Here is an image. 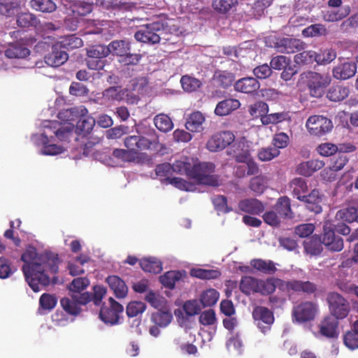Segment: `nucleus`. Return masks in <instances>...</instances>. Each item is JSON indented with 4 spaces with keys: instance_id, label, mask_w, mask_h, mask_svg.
<instances>
[{
    "instance_id": "nucleus-23",
    "label": "nucleus",
    "mask_w": 358,
    "mask_h": 358,
    "mask_svg": "<svg viewBox=\"0 0 358 358\" xmlns=\"http://www.w3.org/2000/svg\"><path fill=\"white\" fill-rule=\"evenodd\" d=\"M108 48L109 54L111 53L121 59L128 51H131V43L128 40H116L110 42Z\"/></svg>"
},
{
    "instance_id": "nucleus-33",
    "label": "nucleus",
    "mask_w": 358,
    "mask_h": 358,
    "mask_svg": "<svg viewBox=\"0 0 358 358\" xmlns=\"http://www.w3.org/2000/svg\"><path fill=\"white\" fill-rule=\"evenodd\" d=\"M259 281V279L251 276H244L241 280L240 289L247 295L251 293H257Z\"/></svg>"
},
{
    "instance_id": "nucleus-40",
    "label": "nucleus",
    "mask_w": 358,
    "mask_h": 358,
    "mask_svg": "<svg viewBox=\"0 0 358 358\" xmlns=\"http://www.w3.org/2000/svg\"><path fill=\"white\" fill-rule=\"evenodd\" d=\"M237 162L245 164L247 176L257 174L259 171L257 164L251 158L250 153L244 152L237 157Z\"/></svg>"
},
{
    "instance_id": "nucleus-48",
    "label": "nucleus",
    "mask_w": 358,
    "mask_h": 358,
    "mask_svg": "<svg viewBox=\"0 0 358 358\" xmlns=\"http://www.w3.org/2000/svg\"><path fill=\"white\" fill-rule=\"evenodd\" d=\"M96 5L102 6L106 9H124L130 10L133 6L130 3H123L122 0H96Z\"/></svg>"
},
{
    "instance_id": "nucleus-57",
    "label": "nucleus",
    "mask_w": 358,
    "mask_h": 358,
    "mask_svg": "<svg viewBox=\"0 0 358 358\" xmlns=\"http://www.w3.org/2000/svg\"><path fill=\"white\" fill-rule=\"evenodd\" d=\"M289 119L287 113H275L266 115L261 118L263 124H277Z\"/></svg>"
},
{
    "instance_id": "nucleus-31",
    "label": "nucleus",
    "mask_w": 358,
    "mask_h": 358,
    "mask_svg": "<svg viewBox=\"0 0 358 358\" xmlns=\"http://www.w3.org/2000/svg\"><path fill=\"white\" fill-rule=\"evenodd\" d=\"M140 266L145 272L152 273H159L162 270V262L157 258L152 257L141 259Z\"/></svg>"
},
{
    "instance_id": "nucleus-8",
    "label": "nucleus",
    "mask_w": 358,
    "mask_h": 358,
    "mask_svg": "<svg viewBox=\"0 0 358 358\" xmlns=\"http://www.w3.org/2000/svg\"><path fill=\"white\" fill-rule=\"evenodd\" d=\"M306 126L311 134L317 136L326 134L333 128L331 120L322 115L310 116L307 120Z\"/></svg>"
},
{
    "instance_id": "nucleus-43",
    "label": "nucleus",
    "mask_w": 358,
    "mask_h": 358,
    "mask_svg": "<svg viewBox=\"0 0 358 358\" xmlns=\"http://www.w3.org/2000/svg\"><path fill=\"white\" fill-rule=\"evenodd\" d=\"M30 6L32 8L43 13H52L57 8V6L52 0H31Z\"/></svg>"
},
{
    "instance_id": "nucleus-38",
    "label": "nucleus",
    "mask_w": 358,
    "mask_h": 358,
    "mask_svg": "<svg viewBox=\"0 0 358 358\" xmlns=\"http://www.w3.org/2000/svg\"><path fill=\"white\" fill-rule=\"evenodd\" d=\"M220 297L219 292L215 289H208L200 295V302L203 307L214 306Z\"/></svg>"
},
{
    "instance_id": "nucleus-14",
    "label": "nucleus",
    "mask_w": 358,
    "mask_h": 358,
    "mask_svg": "<svg viewBox=\"0 0 358 358\" xmlns=\"http://www.w3.org/2000/svg\"><path fill=\"white\" fill-rule=\"evenodd\" d=\"M317 312L315 304L304 302L296 306L293 310V317L299 323L310 321L314 319Z\"/></svg>"
},
{
    "instance_id": "nucleus-34",
    "label": "nucleus",
    "mask_w": 358,
    "mask_h": 358,
    "mask_svg": "<svg viewBox=\"0 0 358 358\" xmlns=\"http://www.w3.org/2000/svg\"><path fill=\"white\" fill-rule=\"evenodd\" d=\"M350 12L349 6L342 7L338 10H326L323 12L322 18L326 22H336L345 17Z\"/></svg>"
},
{
    "instance_id": "nucleus-51",
    "label": "nucleus",
    "mask_w": 358,
    "mask_h": 358,
    "mask_svg": "<svg viewBox=\"0 0 358 358\" xmlns=\"http://www.w3.org/2000/svg\"><path fill=\"white\" fill-rule=\"evenodd\" d=\"M327 33L328 32L326 27L322 24H312L304 29L302 31V34L305 37H317L326 36Z\"/></svg>"
},
{
    "instance_id": "nucleus-13",
    "label": "nucleus",
    "mask_w": 358,
    "mask_h": 358,
    "mask_svg": "<svg viewBox=\"0 0 358 358\" xmlns=\"http://www.w3.org/2000/svg\"><path fill=\"white\" fill-rule=\"evenodd\" d=\"M322 243L332 251L338 252L343 248L342 238L335 235L331 224L328 222H326L323 227Z\"/></svg>"
},
{
    "instance_id": "nucleus-59",
    "label": "nucleus",
    "mask_w": 358,
    "mask_h": 358,
    "mask_svg": "<svg viewBox=\"0 0 358 358\" xmlns=\"http://www.w3.org/2000/svg\"><path fill=\"white\" fill-rule=\"evenodd\" d=\"M214 80L218 85L226 88L232 84L234 76L232 73L227 71L217 72L214 76Z\"/></svg>"
},
{
    "instance_id": "nucleus-58",
    "label": "nucleus",
    "mask_w": 358,
    "mask_h": 358,
    "mask_svg": "<svg viewBox=\"0 0 358 358\" xmlns=\"http://www.w3.org/2000/svg\"><path fill=\"white\" fill-rule=\"evenodd\" d=\"M267 178L265 176H258L251 179L250 189L257 194H262L267 185Z\"/></svg>"
},
{
    "instance_id": "nucleus-61",
    "label": "nucleus",
    "mask_w": 358,
    "mask_h": 358,
    "mask_svg": "<svg viewBox=\"0 0 358 358\" xmlns=\"http://www.w3.org/2000/svg\"><path fill=\"white\" fill-rule=\"evenodd\" d=\"M38 23L37 18L30 13H22L17 17V24L20 27H29L36 26Z\"/></svg>"
},
{
    "instance_id": "nucleus-22",
    "label": "nucleus",
    "mask_w": 358,
    "mask_h": 358,
    "mask_svg": "<svg viewBox=\"0 0 358 358\" xmlns=\"http://www.w3.org/2000/svg\"><path fill=\"white\" fill-rule=\"evenodd\" d=\"M348 162V157L345 153H339L332 162L329 170L323 171L324 178L329 180L335 178V172L341 170Z\"/></svg>"
},
{
    "instance_id": "nucleus-11",
    "label": "nucleus",
    "mask_w": 358,
    "mask_h": 358,
    "mask_svg": "<svg viewBox=\"0 0 358 358\" xmlns=\"http://www.w3.org/2000/svg\"><path fill=\"white\" fill-rule=\"evenodd\" d=\"M234 140L235 136L231 131L217 133L208 141L206 148L210 152H218L224 149Z\"/></svg>"
},
{
    "instance_id": "nucleus-10",
    "label": "nucleus",
    "mask_w": 358,
    "mask_h": 358,
    "mask_svg": "<svg viewBox=\"0 0 358 358\" xmlns=\"http://www.w3.org/2000/svg\"><path fill=\"white\" fill-rule=\"evenodd\" d=\"M252 317L257 327L264 334L270 331L271 325L274 322V316L269 309L263 306H257L253 310Z\"/></svg>"
},
{
    "instance_id": "nucleus-55",
    "label": "nucleus",
    "mask_w": 358,
    "mask_h": 358,
    "mask_svg": "<svg viewBox=\"0 0 358 358\" xmlns=\"http://www.w3.org/2000/svg\"><path fill=\"white\" fill-rule=\"evenodd\" d=\"M237 3V0H214L213 8L219 13H226L235 7Z\"/></svg>"
},
{
    "instance_id": "nucleus-39",
    "label": "nucleus",
    "mask_w": 358,
    "mask_h": 358,
    "mask_svg": "<svg viewBox=\"0 0 358 358\" xmlns=\"http://www.w3.org/2000/svg\"><path fill=\"white\" fill-rule=\"evenodd\" d=\"M280 280L275 278H268L266 280L259 279L257 293L262 295H268L273 293L276 288Z\"/></svg>"
},
{
    "instance_id": "nucleus-6",
    "label": "nucleus",
    "mask_w": 358,
    "mask_h": 358,
    "mask_svg": "<svg viewBox=\"0 0 358 358\" xmlns=\"http://www.w3.org/2000/svg\"><path fill=\"white\" fill-rule=\"evenodd\" d=\"M164 29V24L160 21L143 24L141 27V29L135 33L134 37L138 41L155 44L160 41L159 33L163 31Z\"/></svg>"
},
{
    "instance_id": "nucleus-26",
    "label": "nucleus",
    "mask_w": 358,
    "mask_h": 358,
    "mask_svg": "<svg viewBox=\"0 0 358 358\" xmlns=\"http://www.w3.org/2000/svg\"><path fill=\"white\" fill-rule=\"evenodd\" d=\"M336 317H327L320 325V334L327 338H336L338 322Z\"/></svg>"
},
{
    "instance_id": "nucleus-53",
    "label": "nucleus",
    "mask_w": 358,
    "mask_h": 358,
    "mask_svg": "<svg viewBox=\"0 0 358 358\" xmlns=\"http://www.w3.org/2000/svg\"><path fill=\"white\" fill-rule=\"evenodd\" d=\"M250 153L248 142L245 138L236 141L230 148V155H232L237 162V157L244 152Z\"/></svg>"
},
{
    "instance_id": "nucleus-30",
    "label": "nucleus",
    "mask_w": 358,
    "mask_h": 358,
    "mask_svg": "<svg viewBox=\"0 0 358 358\" xmlns=\"http://www.w3.org/2000/svg\"><path fill=\"white\" fill-rule=\"evenodd\" d=\"M324 166V162L319 159H312L300 164L297 171L305 176H310L313 172L320 170Z\"/></svg>"
},
{
    "instance_id": "nucleus-36",
    "label": "nucleus",
    "mask_w": 358,
    "mask_h": 358,
    "mask_svg": "<svg viewBox=\"0 0 358 358\" xmlns=\"http://www.w3.org/2000/svg\"><path fill=\"white\" fill-rule=\"evenodd\" d=\"M21 0H0V14L10 17L20 7Z\"/></svg>"
},
{
    "instance_id": "nucleus-44",
    "label": "nucleus",
    "mask_w": 358,
    "mask_h": 358,
    "mask_svg": "<svg viewBox=\"0 0 358 358\" xmlns=\"http://www.w3.org/2000/svg\"><path fill=\"white\" fill-rule=\"evenodd\" d=\"M90 258L84 255L76 257V259L69 264V273L71 275H78L84 273L83 265L89 261Z\"/></svg>"
},
{
    "instance_id": "nucleus-41",
    "label": "nucleus",
    "mask_w": 358,
    "mask_h": 358,
    "mask_svg": "<svg viewBox=\"0 0 358 358\" xmlns=\"http://www.w3.org/2000/svg\"><path fill=\"white\" fill-rule=\"evenodd\" d=\"M289 187L294 196L301 201L304 198L303 193L307 191L308 187L303 178H297L292 180L289 184Z\"/></svg>"
},
{
    "instance_id": "nucleus-7",
    "label": "nucleus",
    "mask_w": 358,
    "mask_h": 358,
    "mask_svg": "<svg viewBox=\"0 0 358 358\" xmlns=\"http://www.w3.org/2000/svg\"><path fill=\"white\" fill-rule=\"evenodd\" d=\"M123 310V306L112 297H110L108 304L105 305L101 308L99 317L104 323L115 325L118 323L120 315L122 313Z\"/></svg>"
},
{
    "instance_id": "nucleus-56",
    "label": "nucleus",
    "mask_w": 358,
    "mask_h": 358,
    "mask_svg": "<svg viewBox=\"0 0 358 358\" xmlns=\"http://www.w3.org/2000/svg\"><path fill=\"white\" fill-rule=\"evenodd\" d=\"M287 287L294 291H303L308 293L313 292L315 289V285L308 281H290L287 283Z\"/></svg>"
},
{
    "instance_id": "nucleus-15",
    "label": "nucleus",
    "mask_w": 358,
    "mask_h": 358,
    "mask_svg": "<svg viewBox=\"0 0 358 358\" xmlns=\"http://www.w3.org/2000/svg\"><path fill=\"white\" fill-rule=\"evenodd\" d=\"M201 310L199 302L196 300H189L185 302L182 306V310L176 309L174 312L180 326H186V318L184 316L183 311L187 316H194L200 313Z\"/></svg>"
},
{
    "instance_id": "nucleus-60",
    "label": "nucleus",
    "mask_w": 358,
    "mask_h": 358,
    "mask_svg": "<svg viewBox=\"0 0 358 358\" xmlns=\"http://www.w3.org/2000/svg\"><path fill=\"white\" fill-rule=\"evenodd\" d=\"M290 141L289 136L285 132L276 133L273 135L271 144L273 148H276L278 150L287 147Z\"/></svg>"
},
{
    "instance_id": "nucleus-45",
    "label": "nucleus",
    "mask_w": 358,
    "mask_h": 358,
    "mask_svg": "<svg viewBox=\"0 0 358 358\" xmlns=\"http://www.w3.org/2000/svg\"><path fill=\"white\" fill-rule=\"evenodd\" d=\"M173 316L168 310L157 311L152 314V321L160 327H167L171 322Z\"/></svg>"
},
{
    "instance_id": "nucleus-47",
    "label": "nucleus",
    "mask_w": 358,
    "mask_h": 358,
    "mask_svg": "<svg viewBox=\"0 0 358 358\" xmlns=\"http://www.w3.org/2000/svg\"><path fill=\"white\" fill-rule=\"evenodd\" d=\"M280 154V150L273 146L262 148L258 150L257 157L261 162H269L278 157Z\"/></svg>"
},
{
    "instance_id": "nucleus-21",
    "label": "nucleus",
    "mask_w": 358,
    "mask_h": 358,
    "mask_svg": "<svg viewBox=\"0 0 358 358\" xmlns=\"http://www.w3.org/2000/svg\"><path fill=\"white\" fill-rule=\"evenodd\" d=\"M241 103L236 99H227L220 101L215 108V113L219 116H224L230 114L232 111L238 109Z\"/></svg>"
},
{
    "instance_id": "nucleus-24",
    "label": "nucleus",
    "mask_w": 358,
    "mask_h": 358,
    "mask_svg": "<svg viewBox=\"0 0 358 358\" xmlns=\"http://www.w3.org/2000/svg\"><path fill=\"white\" fill-rule=\"evenodd\" d=\"M127 91L121 87H110L103 92V102L102 103L120 101L124 99Z\"/></svg>"
},
{
    "instance_id": "nucleus-20",
    "label": "nucleus",
    "mask_w": 358,
    "mask_h": 358,
    "mask_svg": "<svg viewBox=\"0 0 358 358\" xmlns=\"http://www.w3.org/2000/svg\"><path fill=\"white\" fill-rule=\"evenodd\" d=\"M260 85L259 82L252 77H246L238 80L234 84L236 91L245 93L252 94L255 92Z\"/></svg>"
},
{
    "instance_id": "nucleus-19",
    "label": "nucleus",
    "mask_w": 358,
    "mask_h": 358,
    "mask_svg": "<svg viewBox=\"0 0 358 358\" xmlns=\"http://www.w3.org/2000/svg\"><path fill=\"white\" fill-rule=\"evenodd\" d=\"M357 71V65L353 62H347L337 65L333 69V76L336 79L346 80L352 77Z\"/></svg>"
},
{
    "instance_id": "nucleus-18",
    "label": "nucleus",
    "mask_w": 358,
    "mask_h": 358,
    "mask_svg": "<svg viewBox=\"0 0 358 358\" xmlns=\"http://www.w3.org/2000/svg\"><path fill=\"white\" fill-rule=\"evenodd\" d=\"M106 282L117 298L123 299L127 296L128 287L124 281L120 277L117 275H110L106 278Z\"/></svg>"
},
{
    "instance_id": "nucleus-29",
    "label": "nucleus",
    "mask_w": 358,
    "mask_h": 358,
    "mask_svg": "<svg viewBox=\"0 0 358 358\" xmlns=\"http://www.w3.org/2000/svg\"><path fill=\"white\" fill-rule=\"evenodd\" d=\"M238 206L242 211L255 215H258L264 210L263 204L256 199L243 200Z\"/></svg>"
},
{
    "instance_id": "nucleus-2",
    "label": "nucleus",
    "mask_w": 358,
    "mask_h": 358,
    "mask_svg": "<svg viewBox=\"0 0 358 358\" xmlns=\"http://www.w3.org/2000/svg\"><path fill=\"white\" fill-rule=\"evenodd\" d=\"M24 262L22 271L29 287L35 292L50 282V275L58 271L59 259L57 254L49 251L37 252L35 248L29 246L21 256Z\"/></svg>"
},
{
    "instance_id": "nucleus-54",
    "label": "nucleus",
    "mask_w": 358,
    "mask_h": 358,
    "mask_svg": "<svg viewBox=\"0 0 358 358\" xmlns=\"http://www.w3.org/2000/svg\"><path fill=\"white\" fill-rule=\"evenodd\" d=\"M145 309L146 306L143 302L134 301L128 303L126 313L129 317H137L141 315Z\"/></svg>"
},
{
    "instance_id": "nucleus-32",
    "label": "nucleus",
    "mask_w": 358,
    "mask_h": 358,
    "mask_svg": "<svg viewBox=\"0 0 358 358\" xmlns=\"http://www.w3.org/2000/svg\"><path fill=\"white\" fill-rule=\"evenodd\" d=\"M250 265L257 271L266 274H272L276 271L274 262L271 260L254 259L251 260Z\"/></svg>"
},
{
    "instance_id": "nucleus-17",
    "label": "nucleus",
    "mask_w": 358,
    "mask_h": 358,
    "mask_svg": "<svg viewBox=\"0 0 358 358\" xmlns=\"http://www.w3.org/2000/svg\"><path fill=\"white\" fill-rule=\"evenodd\" d=\"M69 58L66 51L61 50L57 45L52 47L51 52L45 57V62L50 66L57 67L64 64Z\"/></svg>"
},
{
    "instance_id": "nucleus-25",
    "label": "nucleus",
    "mask_w": 358,
    "mask_h": 358,
    "mask_svg": "<svg viewBox=\"0 0 358 358\" xmlns=\"http://www.w3.org/2000/svg\"><path fill=\"white\" fill-rule=\"evenodd\" d=\"M204 122L205 117L199 111H196L189 115L185 123V127L189 131L200 132L203 130V124Z\"/></svg>"
},
{
    "instance_id": "nucleus-27",
    "label": "nucleus",
    "mask_w": 358,
    "mask_h": 358,
    "mask_svg": "<svg viewBox=\"0 0 358 358\" xmlns=\"http://www.w3.org/2000/svg\"><path fill=\"white\" fill-rule=\"evenodd\" d=\"M304 198L301 201L307 203V208L310 210L320 213L322 211V208L319 203L322 201L321 194L317 189H313L308 195H303Z\"/></svg>"
},
{
    "instance_id": "nucleus-37",
    "label": "nucleus",
    "mask_w": 358,
    "mask_h": 358,
    "mask_svg": "<svg viewBox=\"0 0 358 358\" xmlns=\"http://www.w3.org/2000/svg\"><path fill=\"white\" fill-rule=\"evenodd\" d=\"M336 57V52L334 49L326 48L315 52V61L320 65H325L331 63Z\"/></svg>"
},
{
    "instance_id": "nucleus-42",
    "label": "nucleus",
    "mask_w": 358,
    "mask_h": 358,
    "mask_svg": "<svg viewBox=\"0 0 358 358\" xmlns=\"http://www.w3.org/2000/svg\"><path fill=\"white\" fill-rule=\"evenodd\" d=\"M190 275L193 277L203 280H210L217 278L220 275V272L216 269H203L196 268L191 269Z\"/></svg>"
},
{
    "instance_id": "nucleus-16",
    "label": "nucleus",
    "mask_w": 358,
    "mask_h": 358,
    "mask_svg": "<svg viewBox=\"0 0 358 358\" xmlns=\"http://www.w3.org/2000/svg\"><path fill=\"white\" fill-rule=\"evenodd\" d=\"M150 145L151 142L150 140L139 135H132L124 138L125 147L131 151H133L136 155L140 150L148 149Z\"/></svg>"
},
{
    "instance_id": "nucleus-50",
    "label": "nucleus",
    "mask_w": 358,
    "mask_h": 358,
    "mask_svg": "<svg viewBox=\"0 0 358 358\" xmlns=\"http://www.w3.org/2000/svg\"><path fill=\"white\" fill-rule=\"evenodd\" d=\"M155 127L161 131L167 132L172 129L173 124L171 118L164 114H159L154 119Z\"/></svg>"
},
{
    "instance_id": "nucleus-28",
    "label": "nucleus",
    "mask_w": 358,
    "mask_h": 358,
    "mask_svg": "<svg viewBox=\"0 0 358 358\" xmlns=\"http://www.w3.org/2000/svg\"><path fill=\"white\" fill-rule=\"evenodd\" d=\"M30 54V50L24 45L16 43L9 45L5 51L6 57L12 59H24Z\"/></svg>"
},
{
    "instance_id": "nucleus-12",
    "label": "nucleus",
    "mask_w": 358,
    "mask_h": 358,
    "mask_svg": "<svg viewBox=\"0 0 358 358\" xmlns=\"http://www.w3.org/2000/svg\"><path fill=\"white\" fill-rule=\"evenodd\" d=\"M273 43L274 48L282 53H294L304 48V43L301 40L289 37L275 38Z\"/></svg>"
},
{
    "instance_id": "nucleus-46",
    "label": "nucleus",
    "mask_w": 358,
    "mask_h": 358,
    "mask_svg": "<svg viewBox=\"0 0 358 358\" xmlns=\"http://www.w3.org/2000/svg\"><path fill=\"white\" fill-rule=\"evenodd\" d=\"M182 274L180 271H171L160 276L159 279L164 286L172 289L174 287L176 282L182 278Z\"/></svg>"
},
{
    "instance_id": "nucleus-62",
    "label": "nucleus",
    "mask_w": 358,
    "mask_h": 358,
    "mask_svg": "<svg viewBox=\"0 0 358 358\" xmlns=\"http://www.w3.org/2000/svg\"><path fill=\"white\" fill-rule=\"evenodd\" d=\"M95 122L94 118L92 117H86L85 115L78 118L76 123L77 129L84 134H87L92 130Z\"/></svg>"
},
{
    "instance_id": "nucleus-4",
    "label": "nucleus",
    "mask_w": 358,
    "mask_h": 358,
    "mask_svg": "<svg viewBox=\"0 0 358 358\" xmlns=\"http://www.w3.org/2000/svg\"><path fill=\"white\" fill-rule=\"evenodd\" d=\"M90 285L87 278H75L69 285L71 297L61 299V305L63 309L71 315H77L80 311V306L87 303L92 299V295L89 292H82Z\"/></svg>"
},
{
    "instance_id": "nucleus-63",
    "label": "nucleus",
    "mask_w": 358,
    "mask_h": 358,
    "mask_svg": "<svg viewBox=\"0 0 358 358\" xmlns=\"http://www.w3.org/2000/svg\"><path fill=\"white\" fill-rule=\"evenodd\" d=\"M180 83L183 90L189 92L196 90L201 85L199 80L189 76H183Z\"/></svg>"
},
{
    "instance_id": "nucleus-52",
    "label": "nucleus",
    "mask_w": 358,
    "mask_h": 358,
    "mask_svg": "<svg viewBox=\"0 0 358 358\" xmlns=\"http://www.w3.org/2000/svg\"><path fill=\"white\" fill-rule=\"evenodd\" d=\"M357 210L355 207H348L341 209L336 213V217L345 222L357 221Z\"/></svg>"
},
{
    "instance_id": "nucleus-35",
    "label": "nucleus",
    "mask_w": 358,
    "mask_h": 358,
    "mask_svg": "<svg viewBox=\"0 0 358 358\" xmlns=\"http://www.w3.org/2000/svg\"><path fill=\"white\" fill-rule=\"evenodd\" d=\"M349 94V89L342 85L332 86L328 91L327 96L332 101H341Z\"/></svg>"
},
{
    "instance_id": "nucleus-5",
    "label": "nucleus",
    "mask_w": 358,
    "mask_h": 358,
    "mask_svg": "<svg viewBox=\"0 0 358 358\" xmlns=\"http://www.w3.org/2000/svg\"><path fill=\"white\" fill-rule=\"evenodd\" d=\"M307 78V86L310 95L315 98H320L324 95L326 88L331 80L328 74L316 72H309Z\"/></svg>"
},
{
    "instance_id": "nucleus-3",
    "label": "nucleus",
    "mask_w": 358,
    "mask_h": 358,
    "mask_svg": "<svg viewBox=\"0 0 358 358\" xmlns=\"http://www.w3.org/2000/svg\"><path fill=\"white\" fill-rule=\"evenodd\" d=\"M171 170L180 174L185 173L198 184L211 186L219 185L218 178L213 174L215 166L210 162H198L192 166L189 162L178 160L171 166Z\"/></svg>"
},
{
    "instance_id": "nucleus-9",
    "label": "nucleus",
    "mask_w": 358,
    "mask_h": 358,
    "mask_svg": "<svg viewBox=\"0 0 358 358\" xmlns=\"http://www.w3.org/2000/svg\"><path fill=\"white\" fill-rule=\"evenodd\" d=\"M328 302L331 313L336 319L345 318L350 311V304L341 294L332 292L328 295Z\"/></svg>"
},
{
    "instance_id": "nucleus-49",
    "label": "nucleus",
    "mask_w": 358,
    "mask_h": 358,
    "mask_svg": "<svg viewBox=\"0 0 358 358\" xmlns=\"http://www.w3.org/2000/svg\"><path fill=\"white\" fill-rule=\"evenodd\" d=\"M273 209L282 218L290 217L291 208L289 198L287 196L279 198Z\"/></svg>"
},
{
    "instance_id": "nucleus-64",
    "label": "nucleus",
    "mask_w": 358,
    "mask_h": 358,
    "mask_svg": "<svg viewBox=\"0 0 358 358\" xmlns=\"http://www.w3.org/2000/svg\"><path fill=\"white\" fill-rule=\"evenodd\" d=\"M109 55L108 45H94L87 50L88 57L103 59Z\"/></svg>"
},
{
    "instance_id": "nucleus-1",
    "label": "nucleus",
    "mask_w": 358,
    "mask_h": 358,
    "mask_svg": "<svg viewBox=\"0 0 358 358\" xmlns=\"http://www.w3.org/2000/svg\"><path fill=\"white\" fill-rule=\"evenodd\" d=\"M87 108L80 106L61 110L58 118L64 122L61 124L57 121L44 120L40 127V133L31 136V141L41 147L39 153L43 155L54 156L63 153L66 148L64 145L54 143L55 139L59 141L68 142L72 136L74 122L80 117L87 114Z\"/></svg>"
}]
</instances>
